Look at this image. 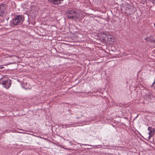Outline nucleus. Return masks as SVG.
Returning a JSON list of instances; mask_svg holds the SVG:
<instances>
[{
	"label": "nucleus",
	"mask_w": 155,
	"mask_h": 155,
	"mask_svg": "<svg viewBox=\"0 0 155 155\" xmlns=\"http://www.w3.org/2000/svg\"><path fill=\"white\" fill-rule=\"evenodd\" d=\"M66 14L68 19H73L77 21L80 16L79 14L73 10H69L66 12Z\"/></svg>",
	"instance_id": "nucleus-1"
},
{
	"label": "nucleus",
	"mask_w": 155,
	"mask_h": 155,
	"mask_svg": "<svg viewBox=\"0 0 155 155\" xmlns=\"http://www.w3.org/2000/svg\"><path fill=\"white\" fill-rule=\"evenodd\" d=\"M11 82V80L8 77H3L0 79V84L2 85L7 89L10 87Z\"/></svg>",
	"instance_id": "nucleus-2"
},
{
	"label": "nucleus",
	"mask_w": 155,
	"mask_h": 155,
	"mask_svg": "<svg viewBox=\"0 0 155 155\" xmlns=\"http://www.w3.org/2000/svg\"><path fill=\"white\" fill-rule=\"evenodd\" d=\"M24 20V16L22 15H17L15 18L13 19L10 25L13 24L14 25L22 24Z\"/></svg>",
	"instance_id": "nucleus-3"
},
{
	"label": "nucleus",
	"mask_w": 155,
	"mask_h": 155,
	"mask_svg": "<svg viewBox=\"0 0 155 155\" xmlns=\"http://www.w3.org/2000/svg\"><path fill=\"white\" fill-rule=\"evenodd\" d=\"M145 95L143 96V98L144 100H147L148 99H153L152 100L154 99V97L152 93H151L150 91L147 89H146L145 90Z\"/></svg>",
	"instance_id": "nucleus-4"
},
{
	"label": "nucleus",
	"mask_w": 155,
	"mask_h": 155,
	"mask_svg": "<svg viewBox=\"0 0 155 155\" xmlns=\"http://www.w3.org/2000/svg\"><path fill=\"white\" fill-rule=\"evenodd\" d=\"M7 6L6 4H3L0 5V16L4 17L5 16L6 13L5 10L6 9Z\"/></svg>",
	"instance_id": "nucleus-5"
},
{
	"label": "nucleus",
	"mask_w": 155,
	"mask_h": 155,
	"mask_svg": "<svg viewBox=\"0 0 155 155\" xmlns=\"http://www.w3.org/2000/svg\"><path fill=\"white\" fill-rule=\"evenodd\" d=\"M144 39L146 41L153 43L155 44V39H153V37L152 35H147Z\"/></svg>",
	"instance_id": "nucleus-6"
},
{
	"label": "nucleus",
	"mask_w": 155,
	"mask_h": 155,
	"mask_svg": "<svg viewBox=\"0 0 155 155\" xmlns=\"http://www.w3.org/2000/svg\"><path fill=\"white\" fill-rule=\"evenodd\" d=\"M136 11V8L130 6L129 11L127 12V15H131L134 13Z\"/></svg>",
	"instance_id": "nucleus-7"
},
{
	"label": "nucleus",
	"mask_w": 155,
	"mask_h": 155,
	"mask_svg": "<svg viewBox=\"0 0 155 155\" xmlns=\"http://www.w3.org/2000/svg\"><path fill=\"white\" fill-rule=\"evenodd\" d=\"M101 35H104L103 36L104 38H105V40L107 41H110L112 38V36L108 35L107 33H103L101 34Z\"/></svg>",
	"instance_id": "nucleus-8"
},
{
	"label": "nucleus",
	"mask_w": 155,
	"mask_h": 155,
	"mask_svg": "<svg viewBox=\"0 0 155 155\" xmlns=\"http://www.w3.org/2000/svg\"><path fill=\"white\" fill-rule=\"evenodd\" d=\"M125 5H126L124 6L122 8L121 10H123V9L124 10V12L127 14V12L129 11L130 6L128 4H126Z\"/></svg>",
	"instance_id": "nucleus-9"
},
{
	"label": "nucleus",
	"mask_w": 155,
	"mask_h": 155,
	"mask_svg": "<svg viewBox=\"0 0 155 155\" xmlns=\"http://www.w3.org/2000/svg\"><path fill=\"white\" fill-rule=\"evenodd\" d=\"M64 0H52L51 1V2L55 5H58L61 4V2L63 1Z\"/></svg>",
	"instance_id": "nucleus-10"
},
{
	"label": "nucleus",
	"mask_w": 155,
	"mask_h": 155,
	"mask_svg": "<svg viewBox=\"0 0 155 155\" xmlns=\"http://www.w3.org/2000/svg\"><path fill=\"white\" fill-rule=\"evenodd\" d=\"M80 113L81 114V112H80ZM77 115H78V116L76 117L75 118L76 119H78L81 118V117L83 116V115L82 114H77Z\"/></svg>",
	"instance_id": "nucleus-11"
},
{
	"label": "nucleus",
	"mask_w": 155,
	"mask_h": 155,
	"mask_svg": "<svg viewBox=\"0 0 155 155\" xmlns=\"http://www.w3.org/2000/svg\"><path fill=\"white\" fill-rule=\"evenodd\" d=\"M148 130H149L150 131H154L155 130H154L153 128L151 127H149L148 128Z\"/></svg>",
	"instance_id": "nucleus-12"
},
{
	"label": "nucleus",
	"mask_w": 155,
	"mask_h": 155,
	"mask_svg": "<svg viewBox=\"0 0 155 155\" xmlns=\"http://www.w3.org/2000/svg\"><path fill=\"white\" fill-rule=\"evenodd\" d=\"M154 131H150L149 133V134H152V135H153L154 134Z\"/></svg>",
	"instance_id": "nucleus-13"
},
{
	"label": "nucleus",
	"mask_w": 155,
	"mask_h": 155,
	"mask_svg": "<svg viewBox=\"0 0 155 155\" xmlns=\"http://www.w3.org/2000/svg\"><path fill=\"white\" fill-rule=\"evenodd\" d=\"M70 125V124H65V125H62L63 126H65L66 127H70L69 126Z\"/></svg>",
	"instance_id": "nucleus-14"
},
{
	"label": "nucleus",
	"mask_w": 155,
	"mask_h": 155,
	"mask_svg": "<svg viewBox=\"0 0 155 155\" xmlns=\"http://www.w3.org/2000/svg\"><path fill=\"white\" fill-rule=\"evenodd\" d=\"M149 134V139H150V138L151 137H152V136H153L152 134Z\"/></svg>",
	"instance_id": "nucleus-15"
},
{
	"label": "nucleus",
	"mask_w": 155,
	"mask_h": 155,
	"mask_svg": "<svg viewBox=\"0 0 155 155\" xmlns=\"http://www.w3.org/2000/svg\"><path fill=\"white\" fill-rule=\"evenodd\" d=\"M4 68V67L3 66H0V69H2Z\"/></svg>",
	"instance_id": "nucleus-16"
},
{
	"label": "nucleus",
	"mask_w": 155,
	"mask_h": 155,
	"mask_svg": "<svg viewBox=\"0 0 155 155\" xmlns=\"http://www.w3.org/2000/svg\"><path fill=\"white\" fill-rule=\"evenodd\" d=\"M85 145H88V146H89V145H88V144H87V145L85 144Z\"/></svg>",
	"instance_id": "nucleus-17"
},
{
	"label": "nucleus",
	"mask_w": 155,
	"mask_h": 155,
	"mask_svg": "<svg viewBox=\"0 0 155 155\" xmlns=\"http://www.w3.org/2000/svg\"><path fill=\"white\" fill-rule=\"evenodd\" d=\"M18 133H20L21 132H18Z\"/></svg>",
	"instance_id": "nucleus-18"
}]
</instances>
